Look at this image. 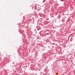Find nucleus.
<instances>
[{"label":"nucleus","mask_w":75,"mask_h":75,"mask_svg":"<svg viewBox=\"0 0 75 75\" xmlns=\"http://www.w3.org/2000/svg\"><path fill=\"white\" fill-rule=\"evenodd\" d=\"M64 0H60V1H64Z\"/></svg>","instance_id":"1"},{"label":"nucleus","mask_w":75,"mask_h":75,"mask_svg":"<svg viewBox=\"0 0 75 75\" xmlns=\"http://www.w3.org/2000/svg\"><path fill=\"white\" fill-rule=\"evenodd\" d=\"M56 74L57 75L58 74V73H56Z\"/></svg>","instance_id":"2"},{"label":"nucleus","mask_w":75,"mask_h":75,"mask_svg":"<svg viewBox=\"0 0 75 75\" xmlns=\"http://www.w3.org/2000/svg\"><path fill=\"white\" fill-rule=\"evenodd\" d=\"M74 1H75V0H74Z\"/></svg>","instance_id":"3"}]
</instances>
